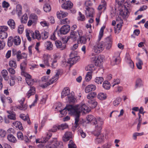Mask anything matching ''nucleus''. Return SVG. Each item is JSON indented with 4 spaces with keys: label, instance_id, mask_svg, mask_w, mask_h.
<instances>
[{
    "label": "nucleus",
    "instance_id": "obj_45",
    "mask_svg": "<svg viewBox=\"0 0 148 148\" xmlns=\"http://www.w3.org/2000/svg\"><path fill=\"white\" fill-rule=\"evenodd\" d=\"M121 100V99L120 97H117L116 99L114 101L113 104L114 106H117L120 103Z\"/></svg>",
    "mask_w": 148,
    "mask_h": 148
},
{
    "label": "nucleus",
    "instance_id": "obj_53",
    "mask_svg": "<svg viewBox=\"0 0 148 148\" xmlns=\"http://www.w3.org/2000/svg\"><path fill=\"white\" fill-rule=\"evenodd\" d=\"M17 135L18 139L20 140H23L24 136L22 132H18L17 133Z\"/></svg>",
    "mask_w": 148,
    "mask_h": 148
},
{
    "label": "nucleus",
    "instance_id": "obj_5",
    "mask_svg": "<svg viewBox=\"0 0 148 148\" xmlns=\"http://www.w3.org/2000/svg\"><path fill=\"white\" fill-rule=\"evenodd\" d=\"M58 104L59 105V106H56V109L59 110L61 114L63 115H66L68 112H69L70 114H72V112H74L75 110H74L73 106L69 105L66 106L64 108L62 109L61 108V103L60 102H59Z\"/></svg>",
    "mask_w": 148,
    "mask_h": 148
},
{
    "label": "nucleus",
    "instance_id": "obj_42",
    "mask_svg": "<svg viewBox=\"0 0 148 148\" xmlns=\"http://www.w3.org/2000/svg\"><path fill=\"white\" fill-rule=\"evenodd\" d=\"M79 16L77 17V19L78 21H83L85 20L86 18L84 15L82 14L81 12H79Z\"/></svg>",
    "mask_w": 148,
    "mask_h": 148
},
{
    "label": "nucleus",
    "instance_id": "obj_35",
    "mask_svg": "<svg viewBox=\"0 0 148 148\" xmlns=\"http://www.w3.org/2000/svg\"><path fill=\"white\" fill-rule=\"evenodd\" d=\"M137 62L136 63V65L137 68L139 69H142V65L143 64V63L142 60L139 58L137 59Z\"/></svg>",
    "mask_w": 148,
    "mask_h": 148
},
{
    "label": "nucleus",
    "instance_id": "obj_54",
    "mask_svg": "<svg viewBox=\"0 0 148 148\" xmlns=\"http://www.w3.org/2000/svg\"><path fill=\"white\" fill-rule=\"evenodd\" d=\"M8 27L6 26H0V32H5L8 29Z\"/></svg>",
    "mask_w": 148,
    "mask_h": 148
},
{
    "label": "nucleus",
    "instance_id": "obj_49",
    "mask_svg": "<svg viewBox=\"0 0 148 148\" xmlns=\"http://www.w3.org/2000/svg\"><path fill=\"white\" fill-rule=\"evenodd\" d=\"M68 146L69 148H76V145L72 140L70 141L69 143L68 144Z\"/></svg>",
    "mask_w": 148,
    "mask_h": 148
},
{
    "label": "nucleus",
    "instance_id": "obj_14",
    "mask_svg": "<svg viewBox=\"0 0 148 148\" xmlns=\"http://www.w3.org/2000/svg\"><path fill=\"white\" fill-rule=\"evenodd\" d=\"M90 36H91L90 35L86 36L81 35V36H80L77 39L78 43L82 44H85L86 43L88 39V41H90Z\"/></svg>",
    "mask_w": 148,
    "mask_h": 148
},
{
    "label": "nucleus",
    "instance_id": "obj_41",
    "mask_svg": "<svg viewBox=\"0 0 148 148\" xmlns=\"http://www.w3.org/2000/svg\"><path fill=\"white\" fill-rule=\"evenodd\" d=\"M97 94L95 92H92L89 93L87 95V99H91L95 98Z\"/></svg>",
    "mask_w": 148,
    "mask_h": 148
},
{
    "label": "nucleus",
    "instance_id": "obj_19",
    "mask_svg": "<svg viewBox=\"0 0 148 148\" xmlns=\"http://www.w3.org/2000/svg\"><path fill=\"white\" fill-rule=\"evenodd\" d=\"M52 134L49 133V134L47 133V136L45 137H43L42 138V140H40L39 139H36V143H46L47 141L49 138L52 136Z\"/></svg>",
    "mask_w": 148,
    "mask_h": 148
},
{
    "label": "nucleus",
    "instance_id": "obj_18",
    "mask_svg": "<svg viewBox=\"0 0 148 148\" xmlns=\"http://www.w3.org/2000/svg\"><path fill=\"white\" fill-rule=\"evenodd\" d=\"M73 6V3L70 1H68L64 2L62 5V7L65 10H69Z\"/></svg>",
    "mask_w": 148,
    "mask_h": 148
},
{
    "label": "nucleus",
    "instance_id": "obj_23",
    "mask_svg": "<svg viewBox=\"0 0 148 148\" xmlns=\"http://www.w3.org/2000/svg\"><path fill=\"white\" fill-rule=\"evenodd\" d=\"M25 99L23 98L20 101L21 106L17 107V108L21 110H25L27 108V105L26 104H23V102L25 101Z\"/></svg>",
    "mask_w": 148,
    "mask_h": 148
},
{
    "label": "nucleus",
    "instance_id": "obj_26",
    "mask_svg": "<svg viewBox=\"0 0 148 148\" xmlns=\"http://www.w3.org/2000/svg\"><path fill=\"white\" fill-rule=\"evenodd\" d=\"M35 93V88L34 86H31L30 89L26 94V97L29 98L31 96L34 95Z\"/></svg>",
    "mask_w": 148,
    "mask_h": 148
},
{
    "label": "nucleus",
    "instance_id": "obj_55",
    "mask_svg": "<svg viewBox=\"0 0 148 148\" xmlns=\"http://www.w3.org/2000/svg\"><path fill=\"white\" fill-rule=\"evenodd\" d=\"M78 134H79L82 137L84 138L86 136V134L81 129H79L78 130Z\"/></svg>",
    "mask_w": 148,
    "mask_h": 148
},
{
    "label": "nucleus",
    "instance_id": "obj_3",
    "mask_svg": "<svg viewBox=\"0 0 148 148\" xmlns=\"http://www.w3.org/2000/svg\"><path fill=\"white\" fill-rule=\"evenodd\" d=\"M25 62H23L20 64V68L21 70V74L26 77V80L27 84L29 85H33L34 81L32 79L31 76L24 71L25 67L26 65Z\"/></svg>",
    "mask_w": 148,
    "mask_h": 148
},
{
    "label": "nucleus",
    "instance_id": "obj_30",
    "mask_svg": "<svg viewBox=\"0 0 148 148\" xmlns=\"http://www.w3.org/2000/svg\"><path fill=\"white\" fill-rule=\"evenodd\" d=\"M7 138L8 141L11 142L16 143L17 142V140L15 137L12 134L8 135Z\"/></svg>",
    "mask_w": 148,
    "mask_h": 148
},
{
    "label": "nucleus",
    "instance_id": "obj_44",
    "mask_svg": "<svg viewBox=\"0 0 148 148\" xmlns=\"http://www.w3.org/2000/svg\"><path fill=\"white\" fill-rule=\"evenodd\" d=\"M16 10L18 14V16H20L22 13V7L19 5H18L16 7Z\"/></svg>",
    "mask_w": 148,
    "mask_h": 148
},
{
    "label": "nucleus",
    "instance_id": "obj_11",
    "mask_svg": "<svg viewBox=\"0 0 148 148\" xmlns=\"http://www.w3.org/2000/svg\"><path fill=\"white\" fill-rule=\"evenodd\" d=\"M60 74V73L59 72H57L56 74L49 81V82H47L44 84H43L41 85V87L42 88H45L47 87L48 86H49L51 84H53L54 82L56 81L58 79L59 77V75Z\"/></svg>",
    "mask_w": 148,
    "mask_h": 148
},
{
    "label": "nucleus",
    "instance_id": "obj_60",
    "mask_svg": "<svg viewBox=\"0 0 148 148\" xmlns=\"http://www.w3.org/2000/svg\"><path fill=\"white\" fill-rule=\"evenodd\" d=\"M6 135V132L4 130H0V136L2 137H4Z\"/></svg>",
    "mask_w": 148,
    "mask_h": 148
},
{
    "label": "nucleus",
    "instance_id": "obj_34",
    "mask_svg": "<svg viewBox=\"0 0 148 148\" xmlns=\"http://www.w3.org/2000/svg\"><path fill=\"white\" fill-rule=\"evenodd\" d=\"M28 19L27 14L25 13L21 17V20L22 23L25 24L27 23Z\"/></svg>",
    "mask_w": 148,
    "mask_h": 148
},
{
    "label": "nucleus",
    "instance_id": "obj_24",
    "mask_svg": "<svg viewBox=\"0 0 148 148\" xmlns=\"http://www.w3.org/2000/svg\"><path fill=\"white\" fill-rule=\"evenodd\" d=\"M96 89V86L93 84H90L87 86L85 88V91L86 93H88L90 92L95 90Z\"/></svg>",
    "mask_w": 148,
    "mask_h": 148
},
{
    "label": "nucleus",
    "instance_id": "obj_6",
    "mask_svg": "<svg viewBox=\"0 0 148 148\" xmlns=\"http://www.w3.org/2000/svg\"><path fill=\"white\" fill-rule=\"evenodd\" d=\"M63 147L62 142L58 141L55 139L49 142L45 146V148H62Z\"/></svg>",
    "mask_w": 148,
    "mask_h": 148
},
{
    "label": "nucleus",
    "instance_id": "obj_1",
    "mask_svg": "<svg viewBox=\"0 0 148 148\" xmlns=\"http://www.w3.org/2000/svg\"><path fill=\"white\" fill-rule=\"evenodd\" d=\"M26 36L28 40L30 41L31 38L30 36L33 39H36L38 40H40L42 38L43 39H46L48 38L49 36V33L46 31H44L41 33V35L38 31H36L35 33L31 30H29L26 32Z\"/></svg>",
    "mask_w": 148,
    "mask_h": 148
},
{
    "label": "nucleus",
    "instance_id": "obj_2",
    "mask_svg": "<svg viewBox=\"0 0 148 148\" xmlns=\"http://www.w3.org/2000/svg\"><path fill=\"white\" fill-rule=\"evenodd\" d=\"M105 28L104 26H103L101 28L98 40L93 47V49L96 53H99L102 51L104 49V42L100 41L103 36L104 29Z\"/></svg>",
    "mask_w": 148,
    "mask_h": 148
},
{
    "label": "nucleus",
    "instance_id": "obj_12",
    "mask_svg": "<svg viewBox=\"0 0 148 148\" xmlns=\"http://www.w3.org/2000/svg\"><path fill=\"white\" fill-rule=\"evenodd\" d=\"M104 58V56L101 55H99L92 58V59L94 61L95 65L97 66H99L101 65V62L103 61Z\"/></svg>",
    "mask_w": 148,
    "mask_h": 148
},
{
    "label": "nucleus",
    "instance_id": "obj_4",
    "mask_svg": "<svg viewBox=\"0 0 148 148\" xmlns=\"http://www.w3.org/2000/svg\"><path fill=\"white\" fill-rule=\"evenodd\" d=\"M102 129L100 125H97L95 127V130L94 132V135L97 136L95 141L97 144H99L103 141L104 135L101 134V130Z\"/></svg>",
    "mask_w": 148,
    "mask_h": 148
},
{
    "label": "nucleus",
    "instance_id": "obj_46",
    "mask_svg": "<svg viewBox=\"0 0 148 148\" xmlns=\"http://www.w3.org/2000/svg\"><path fill=\"white\" fill-rule=\"evenodd\" d=\"M70 22V21L67 18H65L61 19L60 21V24L62 25L64 24H69Z\"/></svg>",
    "mask_w": 148,
    "mask_h": 148
},
{
    "label": "nucleus",
    "instance_id": "obj_28",
    "mask_svg": "<svg viewBox=\"0 0 148 148\" xmlns=\"http://www.w3.org/2000/svg\"><path fill=\"white\" fill-rule=\"evenodd\" d=\"M45 46L47 50L51 51L53 49V45L52 42L50 41H47L45 42Z\"/></svg>",
    "mask_w": 148,
    "mask_h": 148
},
{
    "label": "nucleus",
    "instance_id": "obj_36",
    "mask_svg": "<svg viewBox=\"0 0 148 148\" xmlns=\"http://www.w3.org/2000/svg\"><path fill=\"white\" fill-rule=\"evenodd\" d=\"M104 79L102 77H97L94 80L95 82L98 84H101Z\"/></svg>",
    "mask_w": 148,
    "mask_h": 148
},
{
    "label": "nucleus",
    "instance_id": "obj_61",
    "mask_svg": "<svg viewBox=\"0 0 148 148\" xmlns=\"http://www.w3.org/2000/svg\"><path fill=\"white\" fill-rule=\"evenodd\" d=\"M113 58V61L115 62V64H118L120 62V58L119 56H118L117 58L114 57Z\"/></svg>",
    "mask_w": 148,
    "mask_h": 148
},
{
    "label": "nucleus",
    "instance_id": "obj_47",
    "mask_svg": "<svg viewBox=\"0 0 148 148\" xmlns=\"http://www.w3.org/2000/svg\"><path fill=\"white\" fill-rule=\"evenodd\" d=\"M16 55L17 58V60L18 61H19L20 59L23 58L22 54H21V52L20 51H18L16 54Z\"/></svg>",
    "mask_w": 148,
    "mask_h": 148
},
{
    "label": "nucleus",
    "instance_id": "obj_63",
    "mask_svg": "<svg viewBox=\"0 0 148 148\" xmlns=\"http://www.w3.org/2000/svg\"><path fill=\"white\" fill-rule=\"evenodd\" d=\"M62 11L60 10L58 11L56 13L57 17L59 19H61L62 18Z\"/></svg>",
    "mask_w": 148,
    "mask_h": 148
},
{
    "label": "nucleus",
    "instance_id": "obj_29",
    "mask_svg": "<svg viewBox=\"0 0 148 148\" xmlns=\"http://www.w3.org/2000/svg\"><path fill=\"white\" fill-rule=\"evenodd\" d=\"M12 41L14 45H19L21 42V40L19 36H16L12 39Z\"/></svg>",
    "mask_w": 148,
    "mask_h": 148
},
{
    "label": "nucleus",
    "instance_id": "obj_22",
    "mask_svg": "<svg viewBox=\"0 0 148 148\" xmlns=\"http://www.w3.org/2000/svg\"><path fill=\"white\" fill-rule=\"evenodd\" d=\"M86 10L85 11L86 14L87 16L89 17H93V14L94 13V10L92 8L88 7L86 8Z\"/></svg>",
    "mask_w": 148,
    "mask_h": 148
},
{
    "label": "nucleus",
    "instance_id": "obj_25",
    "mask_svg": "<svg viewBox=\"0 0 148 148\" xmlns=\"http://www.w3.org/2000/svg\"><path fill=\"white\" fill-rule=\"evenodd\" d=\"M70 91L68 87H65L61 93V98H63L66 96H68L70 94Z\"/></svg>",
    "mask_w": 148,
    "mask_h": 148
},
{
    "label": "nucleus",
    "instance_id": "obj_21",
    "mask_svg": "<svg viewBox=\"0 0 148 148\" xmlns=\"http://www.w3.org/2000/svg\"><path fill=\"white\" fill-rule=\"evenodd\" d=\"M52 60L50 55H45L43 56V62L45 65L47 66H49V62Z\"/></svg>",
    "mask_w": 148,
    "mask_h": 148
},
{
    "label": "nucleus",
    "instance_id": "obj_15",
    "mask_svg": "<svg viewBox=\"0 0 148 148\" xmlns=\"http://www.w3.org/2000/svg\"><path fill=\"white\" fill-rule=\"evenodd\" d=\"M112 36H110L106 38L104 42V47L106 49L109 50L112 47Z\"/></svg>",
    "mask_w": 148,
    "mask_h": 148
},
{
    "label": "nucleus",
    "instance_id": "obj_31",
    "mask_svg": "<svg viewBox=\"0 0 148 148\" xmlns=\"http://www.w3.org/2000/svg\"><path fill=\"white\" fill-rule=\"evenodd\" d=\"M1 73L4 80L7 81L8 80L9 77L8 76V73L7 70L5 69H3Z\"/></svg>",
    "mask_w": 148,
    "mask_h": 148
},
{
    "label": "nucleus",
    "instance_id": "obj_37",
    "mask_svg": "<svg viewBox=\"0 0 148 148\" xmlns=\"http://www.w3.org/2000/svg\"><path fill=\"white\" fill-rule=\"evenodd\" d=\"M106 94L103 93H100L97 95L98 98L101 100L106 99Z\"/></svg>",
    "mask_w": 148,
    "mask_h": 148
},
{
    "label": "nucleus",
    "instance_id": "obj_38",
    "mask_svg": "<svg viewBox=\"0 0 148 148\" xmlns=\"http://www.w3.org/2000/svg\"><path fill=\"white\" fill-rule=\"evenodd\" d=\"M110 83L108 81H104L103 84V87L106 90H108L110 88Z\"/></svg>",
    "mask_w": 148,
    "mask_h": 148
},
{
    "label": "nucleus",
    "instance_id": "obj_40",
    "mask_svg": "<svg viewBox=\"0 0 148 148\" xmlns=\"http://www.w3.org/2000/svg\"><path fill=\"white\" fill-rule=\"evenodd\" d=\"M8 117L9 119L11 120H15L16 119L15 114L14 112L10 111Z\"/></svg>",
    "mask_w": 148,
    "mask_h": 148
},
{
    "label": "nucleus",
    "instance_id": "obj_17",
    "mask_svg": "<svg viewBox=\"0 0 148 148\" xmlns=\"http://www.w3.org/2000/svg\"><path fill=\"white\" fill-rule=\"evenodd\" d=\"M70 30V27L68 25H63L60 29L59 32L60 34H67Z\"/></svg>",
    "mask_w": 148,
    "mask_h": 148
},
{
    "label": "nucleus",
    "instance_id": "obj_32",
    "mask_svg": "<svg viewBox=\"0 0 148 148\" xmlns=\"http://www.w3.org/2000/svg\"><path fill=\"white\" fill-rule=\"evenodd\" d=\"M13 125L16 128H18L19 129L22 130L23 128L21 123L19 121H16L13 123Z\"/></svg>",
    "mask_w": 148,
    "mask_h": 148
},
{
    "label": "nucleus",
    "instance_id": "obj_20",
    "mask_svg": "<svg viewBox=\"0 0 148 148\" xmlns=\"http://www.w3.org/2000/svg\"><path fill=\"white\" fill-rule=\"evenodd\" d=\"M55 44L56 47L60 50H63L66 48V45L65 43H62L59 40L55 41Z\"/></svg>",
    "mask_w": 148,
    "mask_h": 148
},
{
    "label": "nucleus",
    "instance_id": "obj_13",
    "mask_svg": "<svg viewBox=\"0 0 148 148\" xmlns=\"http://www.w3.org/2000/svg\"><path fill=\"white\" fill-rule=\"evenodd\" d=\"M68 125L66 123L58 125H54L52 128L49 130V132H54L57 131V130H63L68 127Z\"/></svg>",
    "mask_w": 148,
    "mask_h": 148
},
{
    "label": "nucleus",
    "instance_id": "obj_48",
    "mask_svg": "<svg viewBox=\"0 0 148 148\" xmlns=\"http://www.w3.org/2000/svg\"><path fill=\"white\" fill-rule=\"evenodd\" d=\"M7 36V34L5 32H1L0 33V37L2 39H4L6 38Z\"/></svg>",
    "mask_w": 148,
    "mask_h": 148
},
{
    "label": "nucleus",
    "instance_id": "obj_7",
    "mask_svg": "<svg viewBox=\"0 0 148 148\" xmlns=\"http://www.w3.org/2000/svg\"><path fill=\"white\" fill-rule=\"evenodd\" d=\"M74 110L75 112L78 113L79 112V114H80L81 112L85 113L88 112L90 111V109L85 104H81V105H76L73 106Z\"/></svg>",
    "mask_w": 148,
    "mask_h": 148
},
{
    "label": "nucleus",
    "instance_id": "obj_8",
    "mask_svg": "<svg viewBox=\"0 0 148 148\" xmlns=\"http://www.w3.org/2000/svg\"><path fill=\"white\" fill-rule=\"evenodd\" d=\"M83 35V32L82 30H79L76 31L71 30L69 38L71 39L73 41L76 40L77 38L80 36Z\"/></svg>",
    "mask_w": 148,
    "mask_h": 148
},
{
    "label": "nucleus",
    "instance_id": "obj_39",
    "mask_svg": "<svg viewBox=\"0 0 148 148\" xmlns=\"http://www.w3.org/2000/svg\"><path fill=\"white\" fill-rule=\"evenodd\" d=\"M9 65L10 67V68H12L15 69L17 67V64L15 61L14 60H10L9 62Z\"/></svg>",
    "mask_w": 148,
    "mask_h": 148
},
{
    "label": "nucleus",
    "instance_id": "obj_9",
    "mask_svg": "<svg viewBox=\"0 0 148 148\" xmlns=\"http://www.w3.org/2000/svg\"><path fill=\"white\" fill-rule=\"evenodd\" d=\"M86 70H89L90 71L87 73L86 75L85 79L86 81H89L92 77V71L94 70L95 69L94 66L93 64H90L88 65L87 67L85 68Z\"/></svg>",
    "mask_w": 148,
    "mask_h": 148
},
{
    "label": "nucleus",
    "instance_id": "obj_27",
    "mask_svg": "<svg viewBox=\"0 0 148 148\" xmlns=\"http://www.w3.org/2000/svg\"><path fill=\"white\" fill-rule=\"evenodd\" d=\"M71 132H67L65 133L63 137V140L64 141H68L71 137Z\"/></svg>",
    "mask_w": 148,
    "mask_h": 148
},
{
    "label": "nucleus",
    "instance_id": "obj_16",
    "mask_svg": "<svg viewBox=\"0 0 148 148\" xmlns=\"http://www.w3.org/2000/svg\"><path fill=\"white\" fill-rule=\"evenodd\" d=\"M87 119L89 122H91V123L95 125L97 124L96 126L97 125H100L101 126L103 124L102 122H100V124L99 123V121L97 123L95 118L94 116L91 115H88L87 117Z\"/></svg>",
    "mask_w": 148,
    "mask_h": 148
},
{
    "label": "nucleus",
    "instance_id": "obj_62",
    "mask_svg": "<svg viewBox=\"0 0 148 148\" xmlns=\"http://www.w3.org/2000/svg\"><path fill=\"white\" fill-rule=\"evenodd\" d=\"M125 59L127 63L130 62V61L132 60L131 59L130 55L128 53H126Z\"/></svg>",
    "mask_w": 148,
    "mask_h": 148
},
{
    "label": "nucleus",
    "instance_id": "obj_58",
    "mask_svg": "<svg viewBox=\"0 0 148 148\" xmlns=\"http://www.w3.org/2000/svg\"><path fill=\"white\" fill-rule=\"evenodd\" d=\"M144 133L143 132L142 133H138L136 132L134 133L133 134V137H134V140L136 139L137 136H141L143 135Z\"/></svg>",
    "mask_w": 148,
    "mask_h": 148
},
{
    "label": "nucleus",
    "instance_id": "obj_57",
    "mask_svg": "<svg viewBox=\"0 0 148 148\" xmlns=\"http://www.w3.org/2000/svg\"><path fill=\"white\" fill-rule=\"evenodd\" d=\"M14 69L12 68H9L7 69V70L12 75H14L15 73V71Z\"/></svg>",
    "mask_w": 148,
    "mask_h": 148
},
{
    "label": "nucleus",
    "instance_id": "obj_51",
    "mask_svg": "<svg viewBox=\"0 0 148 148\" xmlns=\"http://www.w3.org/2000/svg\"><path fill=\"white\" fill-rule=\"evenodd\" d=\"M24 28V26L23 25H20L18 27V33L19 34H21L23 33Z\"/></svg>",
    "mask_w": 148,
    "mask_h": 148
},
{
    "label": "nucleus",
    "instance_id": "obj_59",
    "mask_svg": "<svg viewBox=\"0 0 148 148\" xmlns=\"http://www.w3.org/2000/svg\"><path fill=\"white\" fill-rule=\"evenodd\" d=\"M141 82V80L140 79H138L136 80L135 86V87L136 88H137L138 87H140V86Z\"/></svg>",
    "mask_w": 148,
    "mask_h": 148
},
{
    "label": "nucleus",
    "instance_id": "obj_50",
    "mask_svg": "<svg viewBox=\"0 0 148 148\" xmlns=\"http://www.w3.org/2000/svg\"><path fill=\"white\" fill-rule=\"evenodd\" d=\"M67 97L68 98V100L69 102H73L75 101V99L71 94L68 95Z\"/></svg>",
    "mask_w": 148,
    "mask_h": 148
},
{
    "label": "nucleus",
    "instance_id": "obj_56",
    "mask_svg": "<svg viewBox=\"0 0 148 148\" xmlns=\"http://www.w3.org/2000/svg\"><path fill=\"white\" fill-rule=\"evenodd\" d=\"M37 15L35 14H32L30 15V18L32 21H34V22L36 21V20L37 19Z\"/></svg>",
    "mask_w": 148,
    "mask_h": 148
},
{
    "label": "nucleus",
    "instance_id": "obj_33",
    "mask_svg": "<svg viewBox=\"0 0 148 148\" xmlns=\"http://www.w3.org/2000/svg\"><path fill=\"white\" fill-rule=\"evenodd\" d=\"M8 25L11 27V28L14 29L15 27V23L13 20L10 19L8 22Z\"/></svg>",
    "mask_w": 148,
    "mask_h": 148
},
{
    "label": "nucleus",
    "instance_id": "obj_43",
    "mask_svg": "<svg viewBox=\"0 0 148 148\" xmlns=\"http://www.w3.org/2000/svg\"><path fill=\"white\" fill-rule=\"evenodd\" d=\"M43 10L46 12H49L51 10V7L49 4H46L44 5Z\"/></svg>",
    "mask_w": 148,
    "mask_h": 148
},
{
    "label": "nucleus",
    "instance_id": "obj_10",
    "mask_svg": "<svg viewBox=\"0 0 148 148\" xmlns=\"http://www.w3.org/2000/svg\"><path fill=\"white\" fill-rule=\"evenodd\" d=\"M73 112L72 114L73 115L75 116V122L74 126L73 127V131H74L79 126V124L81 123V121L79 120V117L80 115L79 114V112H78V113L75 112L74 111Z\"/></svg>",
    "mask_w": 148,
    "mask_h": 148
},
{
    "label": "nucleus",
    "instance_id": "obj_52",
    "mask_svg": "<svg viewBox=\"0 0 148 148\" xmlns=\"http://www.w3.org/2000/svg\"><path fill=\"white\" fill-rule=\"evenodd\" d=\"M12 36L10 37L8 39V45L9 47H11L13 42L12 41Z\"/></svg>",
    "mask_w": 148,
    "mask_h": 148
},
{
    "label": "nucleus",
    "instance_id": "obj_64",
    "mask_svg": "<svg viewBox=\"0 0 148 148\" xmlns=\"http://www.w3.org/2000/svg\"><path fill=\"white\" fill-rule=\"evenodd\" d=\"M129 14L127 9H126L124 10V11L123 12V16H125V17L127 18Z\"/></svg>",
    "mask_w": 148,
    "mask_h": 148
}]
</instances>
